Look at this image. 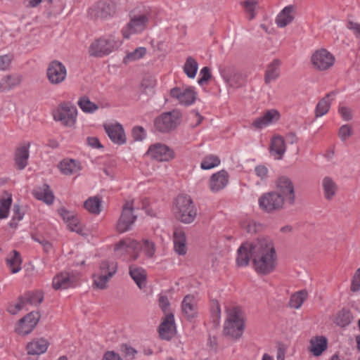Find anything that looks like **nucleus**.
Masks as SVG:
<instances>
[{"instance_id":"obj_1","label":"nucleus","mask_w":360,"mask_h":360,"mask_svg":"<svg viewBox=\"0 0 360 360\" xmlns=\"http://www.w3.org/2000/svg\"><path fill=\"white\" fill-rule=\"evenodd\" d=\"M277 255L272 240L266 238H258L253 248V266L255 271L268 275L275 269Z\"/></svg>"},{"instance_id":"obj_2","label":"nucleus","mask_w":360,"mask_h":360,"mask_svg":"<svg viewBox=\"0 0 360 360\" xmlns=\"http://www.w3.org/2000/svg\"><path fill=\"white\" fill-rule=\"evenodd\" d=\"M245 314L240 307L227 309V319L224 326V334L233 340L240 338L245 329Z\"/></svg>"},{"instance_id":"obj_3","label":"nucleus","mask_w":360,"mask_h":360,"mask_svg":"<svg viewBox=\"0 0 360 360\" xmlns=\"http://www.w3.org/2000/svg\"><path fill=\"white\" fill-rule=\"evenodd\" d=\"M175 217L181 222L190 224L196 216V210L193 205V201L187 195H179L175 200Z\"/></svg>"},{"instance_id":"obj_4","label":"nucleus","mask_w":360,"mask_h":360,"mask_svg":"<svg viewBox=\"0 0 360 360\" xmlns=\"http://www.w3.org/2000/svg\"><path fill=\"white\" fill-rule=\"evenodd\" d=\"M119 46V42L112 37L108 38L101 37L91 43L89 48V53L91 56L102 58L109 55Z\"/></svg>"},{"instance_id":"obj_5","label":"nucleus","mask_w":360,"mask_h":360,"mask_svg":"<svg viewBox=\"0 0 360 360\" xmlns=\"http://www.w3.org/2000/svg\"><path fill=\"white\" fill-rule=\"evenodd\" d=\"M181 113L178 110L164 112L154 120L155 129L161 133H167L179 124Z\"/></svg>"},{"instance_id":"obj_6","label":"nucleus","mask_w":360,"mask_h":360,"mask_svg":"<svg viewBox=\"0 0 360 360\" xmlns=\"http://www.w3.org/2000/svg\"><path fill=\"white\" fill-rule=\"evenodd\" d=\"M77 115V108L70 103H62L53 113V119L60 121L66 127H72L75 124Z\"/></svg>"},{"instance_id":"obj_7","label":"nucleus","mask_w":360,"mask_h":360,"mask_svg":"<svg viewBox=\"0 0 360 360\" xmlns=\"http://www.w3.org/2000/svg\"><path fill=\"white\" fill-rule=\"evenodd\" d=\"M150 17V14L148 12L132 17L130 21L122 29L124 37L129 39L131 34L141 33L145 30Z\"/></svg>"},{"instance_id":"obj_8","label":"nucleus","mask_w":360,"mask_h":360,"mask_svg":"<svg viewBox=\"0 0 360 360\" xmlns=\"http://www.w3.org/2000/svg\"><path fill=\"white\" fill-rule=\"evenodd\" d=\"M283 196H280L278 193L271 191L264 193L259 198V207L266 212H272L283 208L284 204Z\"/></svg>"},{"instance_id":"obj_9","label":"nucleus","mask_w":360,"mask_h":360,"mask_svg":"<svg viewBox=\"0 0 360 360\" xmlns=\"http://www.w3.org/2000/svg\"><path fill=\"white\" fill-rule=\"evenodd\" d=\"M219 73L225 82L231 87L239 88L245 82V77L233 66L219 68Z\"/></svg>"},{"instance_id":"obj_10","label":"nucleus","mask_w":360,"mask_h":360,"mask_svg":"<svg viewBox=\"0 0 360 360\" xmlns=\"http://www.w3.org/2000/svg\"><path fill=\"white\" fill-rule=\"evenodd\" d=\"M46 75L51 84H59L65 79L67 70L61 62L55 60L49 64Z\"/></svg>"},{"instance_id":"obj_11","label":"nucleus","mask_w":360,"mask_h":360,"mask_svg":"<svg viewBox=\"0 0 360 360\" xmlns=\"http://www.w3.org/2000/svg\"><path fill=\"white\" fill-rule=\"evenodd\" d=\"M41 314L38 311H32L18 321V327L15 332L21 335L30 334L37 325Z\"/></svg>"},{"instance_id":"obj_12","label":"nucleus","mask_w":360,"mask_h":360,"mask_svg":"<svg viewBox=\"0 0 360 360\" xmlns=\"http://www.w3.org/2000/svg\"><path fill=\"white\" fill-rule=\"evenodd\" d=\"M334 56L326 49L316 51L311 56V63L319 70H326L333 65Z\"/></svg>"},{"instance_id":"obj_13","label":"nucleus","mask_w":360,"mask_h":360,"mask_svg":"<svg viewBox=\"0 0 360 360\" xmlns=\"http://www.w3.org/2000/svg\"><path fill=\"white\" fill-rule=\"evenodd\" d=\"M274 192L278 193L283 200L288 201L290 205L295 202L294 186L291 180L286 176H281L276 182V190Z\"/></svg>"},{"instance_id":"obj_14","label":"nucleus","mask_w":360,"mask_h":360,"mask_svg":"<svg viewBox=\"0 0 360 360\" xmlns=\"http://www.w3.org/2000/svg\"><path fill=\"white\" fill-rule=\"evenodd\" d=\"M147 155L158 161H169L174 158L172 149L163 143H155L150 146Z\"/></svg>"},{"instance_id":"obj_15","label":"nucleus","mask_w":360,"mask_h":360,"mask_svg":"<svg viewBox=\"0 0 360 360\" xmlns=\"http://www.w3.org/2000/svg\"><path fill=\"white\" fill-rule=\"evenodd\" d=\"M116 12V5L112 0H101L92 8L91 13L96 18L105 19Z\"/></svg>"},{"instance_id":"obj_16","label":"nucleus","mask_w":360,"mask_h":360,"mask_svg":"<svg viewBox=\"0 0 360 360\" xmlns=\"http://www.w3.org/2000/svg\"><path fill=\"white\" fill-rule=\"evenodd\" d=\"M170 96L179 101V103L184 105H190L196 99V93L192 87L181 89L179 87H174L170 90Z\"/></svg>"},{"instance_id":"obj_17","label":"nucleus","mask_w":360,"mask_h":360,"mask_svg":"<svg viewBox=\"0 0 360 360\" xmlns=\"http://www.w3.org/2000/svg\"><path fill=\"white\" fill-rule=\"evenodd\" d=\"M280 112L276 109L266 111L262 116L257 117L251 124L255 129H262L270 124L276 123L280 119Z\"/></svg>"},{"instance_id":"obj_18","label":"nucleus","mask_w":360,"mask_h":360,"mask_svg":"<svg viewBox=\"0 0 360 360\" xmlns=\"http://www.w3.org/2000/svg\"><path fill=\"white\" fill-rule=\"evenodd\" d=\"M158 333L162 339L169 340L176 333L174 316L172 313L167 314L158 327Z\"/></svg>"},{"instance_id":"obj_19","label":"nucleus","mask_w":360,"mask_h":360,"mask_svg":"<svg viewBox=\"0 0 360 360\" xmlns=\"http://www.w3.org/2000/svg\"><path fill=\"white\" fill-rule=\"evenodd\" d=\"M77 278L68 271L57 274L53 278L52 287L54 290L68 289L76 286Z\"/></svg>"},{"instance_id":"obj_20","label":"nucleus","mask_w":360,"mask_h":360,"mask_svg":"<svg viewBox=\"0 0 360 360\" xmlns=\"http://www.w3.org/2000/svg\"><path fill=\"white\" fill-rule=\"evenodd\" d=\"M103 127L108 137L114 143L123 145L127 142L126 135L122 124L119 123L104 124Z\"/></svg>"},{"instance_id":"obj_21","label":"nucleus","mask_w":360,"mask_h":360,"mask_svg":"<svg viewBox=\"0 0 360 360\" xmlns=\"http://www.w3.org/2000/svg\"><path fill=\"white\" fill-rule=\"evenodd\" d=\"M254 243H243L237 250L236 264L239 267L246 266L249 264L250 259H253Z\"/></svg>"},{"instance_id":"obj_22","label":"nucleus","mask_w":360,"mask_h":360,"mask_svg":"<svg viewBox=\"0 0 360 360\" xmlns=\"http://www.w3.org/2000/svg\"><path fill=\"white\" fill-rule=\"evenodd\" d=\"M135 209L134 200H126L122 206L118 225H132L137 217V216L134 214Z\"/></svg>"},{"instance_id":"obj_23","label":"nucleus","mask_w":360,"mask_h":360,"mask_svg":"<svg viewBox=\"0 0 360 360\" xmlns=\"http://www.w3.org/2000/svg\"><path fill=\"white\" fill-rule=\"evenodd\" d=\"M229 182V174L225 170L213 174L210 179V189L212 192H218L226 187Z\"/></svg>"},{"instance_id":"obj_24","label":"nucleus","mask_w":360,"mask_h":360,"mask_svg":"<svg viewBox=\"0 0 360 360\" xmlns=\"http://www.w3.org/2000/svg\"><path fill=\"white\" fill-rule=\"evenodd\" d=\"M173 238L175 252L179 255H185L187 252L186 236L181 227L175 228Z\"/></svg>"},{"instance_id":"obj_25","label":"nucleus","mask_w":360,"mask_h":360,"mask_svg":"<svg viewBox=\"0 0 360 360\" xmlns=\"http://www.w3.org/2000/svg\"><path fill=\"white\" fill-rule=\"evenodd\" d=\"M285 150L286 146L284 138L281 135L273 136L271 139L270 153L275 156V159H282Z\"/></svg>"},{"instance_id":"obj_26","label":"nucleus","mask_w":360,"mask_h":360,"mask_svg":"<svg viewBox=\"0 0 360 360\" xmlns=\"http://www.w3.org/2000/svg\"><path fill=\"white\" fill-rule=\"evenodd\" d=\"M49 342L45 338H41L28 342L26 349L28 355H39L46 352Z\"/></svg>"},{"instance_id":"obj_27","label":"nucleus","mask_w":360,"mask_h":360,"mask_svg":"<svg viewBox=\"0 0 360 360\" xmlns=\"http://www.w3.org/2000/svg\"><path fill=\"white\" fill-rule=\"evenodd\" d=\"M328 348V340L325 336H314L310 340L309 350L315 356H321Z\"/></svg>"},{"instance_id":"obj_28","label":"nucleus","mask_w":360,"mask_h":360,"mask_svg":"<svg viewBox=\"0 0 360 360\" xmlns=\"http://www.w3.org/2000/svg\"><path fill=\"white\" fill-rule=\"evenodd\" d=\"M295 8L290 5L285 6L277 15L276 23L279 27H285L292 22L295 18Z\"/></svg>"},{"instance_id":"obj_29","label":"nucleus","mask_w":360,"mask_h":360,"mask_svg":"<svg viewBox=\"0 0 360 360\" xmlns=\"http://www.w3.org/2000/svg\"><path fill=\"white\" fill-rule=\"evenodd\" d=\"M32 193L35 198L42 200L48 205H51L53 202L54 195L49 186L46 184L34 188Z\"/></svg>"},{"instance_id":"obj_30","label":"nucleus","mask_w":360,"mask_h":360,"mask_svg":"<svg viewBox=\"0 0 360 360\" xmlns=\"http://www.w3.org/2000/svg\"><path fill=\"white\" fill-rule=\"evenodd\" d=\"M30 143H27L16 148L15 153V162L18 169L22 170L25 168L28 163L30 156L29 148Z\"/></svg>"},{"instance_id":"obj_31","label":"nucleus","mask_w":360,"mask_h":360,"mask_svg":"<svg viewBox=\"0 0 360 360\" xmlns=\"http://www.w3.org/2000/svg\"><path fill=\"white\" fill-rule=\"evenodd\" d=\"M193 295H187L184 297L181 304L182 311L188 320H191L197 315Z\"/></svg>"},{"instance_id":"obj_32","label":"nucleus","mask_w":360,"mask_h":360,"mask_svg":"<svg viewBox=\"0 0 360 360\" xmlns=\"http://www.w3.org/2000/svg\"><path fill=\"white\" fill-rule=\"evenodd\" d=\"M22 82V76L18 74L8 75L0 81V91H8L19 86Z\"/></svg>"},{"instance_id":"obj_33","label":"nucleus","mask_w":360,"mask_h":360,"mask_svg":"<svg viewBox=\"0 0 360 360\" xmlns=\"http://www.w3.org/2000/svg\"><path fill=\"white\" fill-rule=\"evenodd\" d=\"M141 248L140 244L131 238H124L120 240L114 246V252L118 256L124 255L128 248H132L136 250Z\"/></svg>"},{"instance_id":"obj_34","label":"nucleus","mask_w":360,"mask_h":360,"mask_svg":"<svg viewBox=\"0 0 360 360\" xmlns=\"http://www.w3.org/2000/svg\"><path fill=\"white\" fill-rule=\"evenodd\" d=\"M22 302L29 304L39 305L44 300V293L42 291H27L18 297Z\"/></svg>"},{"instance_id":"obj_35","label":"nucleus","mask_w":360,"mask_h":360,"mask_svg":"<svg viewBox=\"0 0 360 360\" xmlns=\"http://www.w3.org/2000/svg\"><path fill=\"white\" fill-rule=\"evenodd\" d=\"M6 262L12 274H16L20 271L22 259L18 251L13 250Z\"/></svg>"},{"instance_id":"obj_36","label":"nucleus","mask_w":360,"mask_h":360,"mask_svg":"<svg viewBox=\"0 0 360 360\" xmlns=\"http://www.w3.org/2000/svg\"><path fill=\"white\" fill-rule=\"evenodd\" d=\"M335 95V91H331L327 94L322 99L319 101L315 109V115L316 117H321L328 112L331 105L330 101H329V98Z\"/></svg>"},{"instance_id":"obj_37","label":"nucleus","mask_w":360,"mask_h":360,"mask_svg":"<svg viewBox=\"0 0 360 360\" xmlns=\"http://www.w3.org/2000/svg\"><path fill=\"white\" fill-rule=\"evenodd\" d=\"M129 274L140 288H142L143 285H145L147 274L143 268L131 266L129 267Z\"/></svg>"},{"instance_id":"obj_38","label":"nucleus","mask_w":360,"mask_h":360,"mask_svg":"<svg viewBox=\"0 0 360 360\" xmlns=\"http://www.w3.org/2000/svg\"><path fill=\"white\" fill-rule=\"evenodd\" d=\"M280 64V60L278 59H275L268 65L264 76V81L266 84H269L272 80H275L279 77Z\"/></svg>"},{"instance_id":"obj_39","label":"nucleus","mask_w":360,"mask_h":360,"mask_svg":"<svg viewBox=\"0 0 360 360\" xmlns=\"http://www.w3.org/2000/svg\"><path fill=\"white\" fill-rule=\"evenodd\" d=\"M60 172L65 175L72 174L80 169L79 163L72 159L63 160L59 165Z\"/></svg>"},{"instance_id":"obj_40","label":"nucleus","mask_w":360,"mask_h":360,"mask_svg":"<svg viewBox=\"0 0 360 360\" xmlns=\"http://www.w3.org/2000/svg\"><path fill=\"white\" fill-rule=\"evenodd\" d=\"M102 200L99 196L89 198L84 202V207L90 213L98 214L101 212Z\"/></svg>"},{"instance_id":"obj_41","label":"nucleus","mask_w":360,"mask_h":360,"mask_svg":"<svg viewBox=\"0 0 360 360\" xmlns=\"http://www.w3.org/2000/svg\"><path fill=\"white\" fill-rule=\"evenodd\" d=\"M352 319L353 316L351 311L349 309H342L338 313L335 323L337 326L344 328L350 324Z\"/></svg>"},{"instance_id":"obj_42","label":"nucleus","mask_w":360,"mask_h":360,"mask_svg":"<svg viewBox=\"0 0 360 360\" xmlns=\"http://www.w3.org/2000/svg\"><path fill=\"white\" fill-rule=\"evenodd\" d=\"M322 186L325 198L327 200L332 199L337 191V186L335 183L331 178L326 176L323 179Z\"/></svg>"},{"instance_id":"obj_43","label":"nucleus","mask_w":360,"mask_h":360,"mask_svg":"<svg viewBox=\"0 0 360 360\" xmlns=\"http://www.w3.org/2000/svg\"><path fill=\"white\" fill-rule=\"evenodd\" d=\"M58 212L63 218V221L69 225H78L79 223V217L74 212L67 210L64 207L58 209Z\"/></svg>"},{"instance_id":"obj_44","label":"nucleus","mask_w":360,"mask_h":360,"mask_svg":"<svg viewBox=\"0 0 360 360\" xmlns=\"http://www.w3.org/2000/svg\"><path fill=\"white\" fill-rule=\"evenodd\" d=\"M77 104L81 110L86 113H93L98 109V105L91 102L86 96L80 97Z\"/></svg>"},{"instance_id":"obj_45","label":"nucleus","mask_w":360,"mask_h":360,"mask_svg":"<svg viewBox=\"0 0 360 360\" xmlns=\"http://www.w3.org/2000/svg\"><path fill=\"white\" fill-rule=\"evenodd\" d=\"M198 68V62L193 57L188 56L184 65V71L188 77L194 78L196 75Z\"/></svg>"},{"instance_id":"obj_46","label":"nucleus","mask_w":360,"mask_h":360,"mask_svg":"<svg viewBox=\"0 0 360 360\" xmlns=\"http://www.w3.org/2000/svg\"><path fill=\"white\" fill-rule=\"evenodd\" d=\"M11 203V195L5 192L4 197L0 199V219H4L8 217Z\"/></svg>"},{"instance_id":"obj_47","label":"nucleus","mask_w":360,"mask_h":360,"mask_svg":"<svg viewBox=\"0 0 360 360\" xmlns=\"http://www.w3.org/2000/svg\"><path fill=\"white\" fill-rule=\"evenodd\" d=\"M307 297V292L304 290H300L291 296L289 304L292 308L298 309L302 306Z\"/></svg>"},{"instance_id":"obj_48","label":"nucleus","mask_w":360,"mask_h":360,"mask_svg":"<svg viewBox=\"0 0 360 360\" xmlns=\"http://www.w3.org/2000/svg\"><path fill=\"white\" fill-rule=\"evenodd\" d=\"M136 209L142 210L150 217H156L157 212L153 209L150 200L148 198H142L136 205Z\"/></svg>"},{"instance_id":"obj_49","label":"nucleus","mask_w":360,"mask_h":360,"mask_svg":"<svg viewBox=\"0 0 360 360\" xmlns=\"http://www.w3.org/2000/svg\"><path fill=\"white\" fill-rule=\"evenodd\" d=\"M117 264H110V262L107 260H103L101 262L99 266V271L97 274L108 275L110 277H112L117 272Z\"/></svg>"},{"instance_id":"obj_50","label":"nucleus","mask_w":360,"mask_h":360,"mask_svg":"<svg viewBox=\"0 0 360 360\" xmlns=\"http://www.w3.org/2000/svg\"><path fill=\"white\" fill-rule=\"evenodd\" d=\"M220 164V159L214 155H208L205 156L201 162L200 167L202 169H210L218 166Z\"/></svg>"},{"instance_id":"obj_51","label":"nucleus","mask_w":360,"mask_h":360,"mask_svg":"<svg viewBox=\"0 0 360 360\" xmlns=\"http://www.w3.org/2000/svg\"><path fill=\"white\" fill-rule=\"evenodd\" d=\"M146 54V49L144 47H139L136 48L132 52L129 53L123 60V62L125 64H127L129 62L137 60L141 58H143Z\"/></svg>"},{"instance_id":"obj_52","label":"nucleus","mask_w":360,"mask_h":360,"mask_svg":"<svg viewBox=\"0 0 360 360\" xmlns=\"http://www.w3.org/2000/svg\"><path fill=\"white\" fill-rule=\"evenodd\" d=\"M94 285L100 290H104L107 288V283L111 277L108 275H103L99 274H94Z\"/></svg>"},{"instance_id":"obj_53","label":"nucleus","mask_w":360,"mask_h":360,"mask_svg":"<svg viewBox=\"0 0 360 360\" xmlns=\"http://www.w3.org/2000/svg\"><path fill=\"white\" fill-rule=\"evenodd\" d=\"M241 4L248 15V19L252 20L255 17V9L257 1L256 0H245L241 2Z\"/></svg>"},{"instance_id":"obj_54","label":"nucleus","mask_w":360,"mask_h":360,"mask_svg":"<svg viewBox=\"0 0 360 360\" xmlns=\"http://www.w3.org/2000/svg\"><path fill=\"white\" fill-rule=\"evenodd\" d=\"M200 75L201 77L198 79V83L199 85L202 86L207 84L212 77L210 69L207 66L202 68L200 70Z\"/></svg>"},{"instance_id":"obj_55","label":"nucleus","mask_w":360,"mask_h":360,"mask_svg":"<svg viewBox=\"0 0 360 360\" xmlns=\"http://www.w3.org/2000/svg\"><path fill=\"white\" fill-rule=\"evenodd\" d=\"M132 136L135 141H142L146 136V133L143 127L140 126L134 127L132 129Z\"/></svg>"},{"instance_id":"obj_56","label":"nucleus","mask_w":360,"mask_h":360,"mask_svg":"<svg viewBox=\"0 0 360 360\" xmlns=\"http://www.w3.org/2000/svg\"><path fill=\"white\" fill-rule=\"evenodd\" d=\"M352 134V127L348 124L342 125L338 132L340 139L345 141H346Z\"/></svg>"},{"instance_id":"obj_57","label":"nucleus","mask_w":360,"mask_h":360,"mask_svg":"<svg viewBox=\"0 0 360 360\" xmlns=\"http://www.w3.org/2000/svg\"><path fill=\"white\" fill-rule=\"evenodd\" d=\"M68 228L70 231L75 232L85 238L91 235V231L86 226H68Z\"/></svg>"},{"instance_id":"obj_58","label":"nucleus","mask_w":360,"mask_h":360,"mask_svg":"<svg viewBox=\"0 0 360 360\" xmlns=\"http://www.w3.org/2000/svg\"><path fill=\"white\" fill-rule=\"evenodd\" d=\"M350 288L352 292L360 290V268L356 271L353 276Z\"/></svg>"},{"instance_id":"obj_59","label":"nucleus","mask_w":360,"mask_h":360,"mask_svg":"<svg viewBox=\"0 0 360 360\" xmlns=\"http://www.w3.org/2000/svg\"><path fill=\"white\" fill-rule=\"evenodd\" d=\"M121 348L122 352L124 354L125 357L128 358L129 360L133 359L135 354L137 353V351L134 348L127 344L122 345Z\"/></svg>"},{"instance_id":"obj_60","label":"nucleus","mask_w":360,"mask_h":360,"mask_svg":"<svg viewBox=\"0 0 360 360\" xmlns=\"http://www.w3.org/2000/svg\"><path fill=\"white\" fill-rule=\"evenodd\" d=\"M143 243L145 245V253L147 257L151 258L154 256L155 252V243L149 240H143Z\"/></svg>"},{"instance_id":"obj_61","label":"nucleus","mask_w":360,"mask_h":360,"mask_svg":"<svg viewBox=\"0 0 360 360\" xmlns=\"http://www.w3.org/2000/svg\"><path fill=\"white\" fill-rule=\"evenodd\" d=\"M13 60V56L11 55L0 56V70H7Z\"/></svg>"},{"instance_id":"obj_62","label":"nucleus","mask_w":360,"mask_h":360,"mask_svg":"<svg viewBox=\"0 0 360 360\" xmlns=\"http://www.w3.org/2000/svg\"><path fill=\"white\" fill-rule=\"evenodd\" d=\"M338 112L344 120L349 121L352 119V113L350 108L342 106L339 108Z\"/></svg>"},{"instance_id":"obj_63","label":"nucleus","mask_w":360,"mask_h":360,"mask_svg":"<svg viewBox=\"0 0 360 360\" xmlns=\"http://www.w3.org/2000/svg\"><path fill=\"white\" fill-rule=\"evenodd\" d=\"M347 27L353 31L354 34L356 38L360 39V24L354 22L352 20H348L347 22Z\"/></svg>"},{"instance_id":"obj_64","label":"nucleus","mask_w":360,"mask_h":360,"mask_svg":"<svg viewBox=\"0 0 360 360\" xmlns=\"http://www.w3.org/2000/svg\"><path fill=\"white\" fill-rule=\"evenodd\" d=\"M102 360H122L120 355L115 352L108 351L104 354Z\"/></svg>"}]
</instances>
